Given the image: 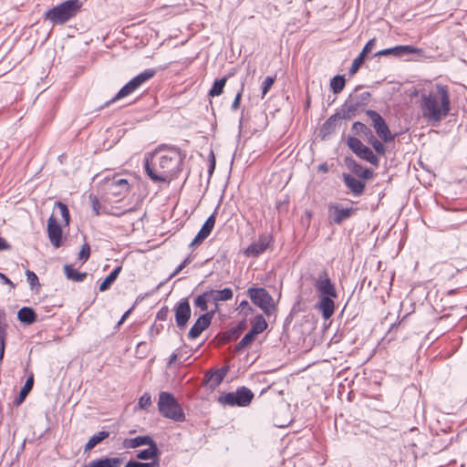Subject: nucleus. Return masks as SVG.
I'll return each instance as SVG.
<instances>
[{
	"mask_svg": "<svg viewBox=\"0 0 467 467\" xmlns=\"http://www.w3.org/2000/svg\"><path fill=\"white\" fill-rule=\"evenodd\" d=\"M184 159L185 153L180 148L161 144L153 152L145 155L143 169L153 182L169 185L181 175Z\"/></svg>",
	"mask_w": 467,
	"mask_h": 467,
	"instance_id": "f257e3e1",
	"label": "nucleus"
},
{
	"mask_svg": "<svg viewBox=\"0 0 467 467\" xmlns=\"http://www.w3.org/2000/svg\"><path fill=\"white\" fill-rule=\"evenodd\" d=\"M418 107L421 118L429 124L439 125L451 111V97L445 85L436 84L430 89L419 91Z\"/></svg>",
	"mask_w": 467,
	"mask_h": 467,
	"instance_id": "f03ea898",
	"label": "nucleus"
},
{
	"mask_svg": "<svg viewBox=\"0 0 467 467\" xmlns=\"http://www.w3.org/2000/svg\"><path fill=\"white\" fill-rule=\"evenodd\" d=\"M81 7L82 3L79 0H67L45 12L44 19L53 26L64 25L75 17Z\"/></svg>",
	"mask_w": 467,
	"mask_h": 467,
	"instance_id": "7ed1b4c3",
	"label": "nucleus"
},
{
	"mask_svg": "<svg viewBox=\"0 0 467 467\" xmlns=\"http://www.w3.org/2000/svg\"><path fill=\"white\" fill-rule=\"evenodd\" d=\"M157 407L159 413L165 419L175 422H183L186 420L182 406L171 392L161 391L159 393Z\"/></svg>",
	"mask_w": 467,
	"mask_h": 467,
	"instance_id": "20e7f679",
	"label": "nucleus"
},
{
	"mask_svg": "<svg viewBox=\"0 0 467 467\" xmlns=\"http://www.w3.org/2000/svg\"><path fill=\"white\" fill-rule=\"evenodd\" d=\"M100 188L106 200L119 201L129 192L130 183L126 179L114 175L111 178H105L100 183Z\"/></svg>",
	"mask_w": 467,
	"mask_h": 467,
	"instance_id": "39448f33",
	"label": "nucleus"
},
{
	"mask_svg": "<svg viewBox=\"0 0 467 467\" xmlns=\"http://www.w3.org/2000/svg\"><path fill=\"white\" fill-rule=\"evenodd\" d=\"M370 99L371 94L368 91L349 95L342 105L340 118L344 119H350L356 117L364 110Z\"/></svg>",
	"mask_w": 467,
	"mask_h": 467,
	"instance_id": "423d86ee",
	"label": "nucleus"
},
{
	"mask_svg": "<svg viewBox=\"0 0 467 467\" xmlns=\"http://www.w3.org/2000/svg\"><path fill=\"white\" fill-rule=\"evenodd\" d=\"M156 75V70L153 68H147L140 72L134 78H132L128 83H126L118 93L109 101L105 103V107L109 106L118 99H123L135 90H137L142 84L152 78Z\"/></svg>",
	"mask_w": 467,
	"mask_h": 467,
	"instance_id": "0eeeda50",
	"label": "nucleus"
},
{
	"mask_svg": "<svg viewBox=\"0 0 467 467\" xmlns=\"http://www.w3.org/2000/svg\"><path fill=\"white\" fill-rule=\"evenodd\" d=\"M147 449L140 450L137 452L136 458L138 460L150 462H139V461H129L124 467H160V450L154 440H151L150 443L146 444Z\"/></svg>",
	"mask_w": 467,
	"mask_h": 467,
	"instance_id": "6e6552de",
	"label": "nucleus"
},
{
	"mask_svg": "<svg viewBox=\"0 0 467 467\" xmlns=\"http://www.w3.org/2000/svg\"><path fill=\"white\" fill-rule=\"evenodd\" d=\"M247 295L253 304L261 308L265 315L270 316L275 311L273 297L265 288L250 287Z\"/></svg>",
	"mask_w": 467,
	"mask_h": 467,
	"instance_id": "1a4fd4ad",
	"label": "nucleus"
},
{
	"mask_svg": "<svg viewBox=\"0 0 467 467\" xmlns=\"http://www.w3.org/2000/svg\"><path fill=\"white\" fill-rule=\"evenodd\" d=\"M367 116L370 119L372 122V126L377 133V135L384 141L390 142L394 140V135H392L389 126L387 125L385 119L381 117V115L373 109L366 110Z\"/></svg>",
	"mask_w": 467,
	"mask_h": 467,
	"instance_id": "9d476101",
	"label": "nucleus"
},
{
	"mask_svg": "<svg viewBox=\"0 0 467 467\" xmlns=\"http://www.w3.org/2000/svg\"><path fill=\"white\" fill-rule=\"evenodd\" d=\"M357 207H343L340 203H330L327 207L330 223L340 225L358 212Z\"/></svg>",
	"mask_w": 467,
	"mask_h": 467,
	"instance_id": "9b49d317",
	"label": "nucleus"
},
{
	"mask_svg": "<svg viewBox=\"0 0 467 467\" xmlns=\"http://www.w3.org/2000/svg\"><path fill=\"white\" fill-rule=\"evenodd\" d=\"M314 286L319 296H330L332 297H337L336 285L326 269L318 274L317 278L315 280Z\"/></svg>",
	"mask_w": 467,
	"mask_h": 467,
	"instance_id": "f8f14e48",
	"label": "nucleus"
},
{
	"mask_svg": "<svg viewBox=\"0 0 467 467\" xmlns=\"http://www.w3.org/2000/svg\"><path fill=\"white\" fill-rule=\"evenodd\" d=\"M174 315L176 326L180 329L186 327L189 319L191 318V306L188 298H182L174 306Z\"/></svg>",
	"mask_w": 467,
	"mask_h": 467,
	"instance_id": "ddd939ff",
	"label": "nucleus"
},
{
	"mask_svg": "<svg viewBox=\"0 0 467 467\" xmlns=\"http://www.w3.org/2000/svg\"><path fill=\"white\" fill-rule=\"evenodd\" d=\"M411 54L420 55L422 54V49L410 45H400L378 51L375 56L385 57L392 55L394 57H401Z\"/></svg>",
	"mask_w": 467,
	"mask_h": 467,
	"instance_id": "4468645a",
	"label": "nucleus"
},
{
	"mask_svg": "<svg viewBox=\"0 0 467 467\" xmlns=\"http://www.w3.org/2000/svg\"><path fill=\"white\" fill-rule=\"evenodd\" d=\"M214 313L215 311H210L201 315L191 327L188 337L190 339L197 338L210 326Z\"/></svg>",
	"mask_w": 467,
	"mask_h": 467,
	"instance_id": "2eb2a0df",
	"label": "nucleus"
},
{
	"mask_svg": "<svg viewBox=\"0 0 467 467\" xmlns=\"http://www.w3.org/2000/svg\"><path fill=\"white\" fill-rule=\"evenodd\" d=\"M216 222V209L214 212L206 219L202 228L196 234L195 238L190 244V248L200 245L212 233Z\"/></svg>",
	"mask_w": 467,
	"mask_h": 467,
	"instance_id": "dca6fc26",
	"label": "nucleus"
},
{
	"mask_svg": "<svg viewBox=\"0 0 467 467\" xmlns=\"http://www.w3.org/2000/svg\"><path fill=\"white\" fill-rule=\"evenodd\" d=\"M47 235L50 243L56 248H58L62 245V228L53 215H51L47 220Z\"/></svg>",
	"mask_w": 467,
	"mask_h": 467,
	"instance_id": "f3484780",
	"label": "nucleus"
},
{
	"mask_svg": "<svg viewBox=\"0 0 467 467\" xmlns=\"http://www.w3.org/2000/svg\"><path fill=\"white\" fill-rule=\"evenodd\" d=\"M228 372V367H222L215 370H209L205 373L203 381L213 389L217 388Z\"/></svg>",
	"mask_w": 467,
	"mask_h": 467,
	"instance_id": "a211bd4d",
	"label": "nucleus"
},
{
	"mask_svg": "<svg viewBox=\"0 0 467 467\" xmlns=\"http://www.w3.org/2000/svg\"><path fill=\"white\" fill-rule=\"evenodd\" d=\"M336 298L337 297H332L330 296H319L317 304V309L321 313L324 319L327 320L334 315L336 309L334 299Z\"/></svg>",
	"mask_w": 467,
	"mask_h": 467,
	"instance_id": "6ab92c4d",
	"label": "nucleus"
},
{
	"mask_svg": "<svg viewBox=\"0 0 467 467\" xmlns=\"http://www.w3.org/2000/svg\"><path fill=\"white\" fill-rule=\"evenodd\" d=\"M343 180L346 186L354 196H360L365 191L366 184L363 181L355 178L350 174L344 173Z\"/></svg>",
	"mask_w": 467,
	"mask_h": 467,
	"instance_id": "aec40b11",
	"label": "nucleus"
},
{
	"mask_svg": "<svg viewBox=\"0 0 467 467\" xmlns=\"http://www.w3.org/2000/svg\"><path fill=\"white\" fill-rule=\"evenodd\" d=\"M153 440L150 435L137 436L135 438H126L122 441L124 449H135L150 443Z\"/></svg>",
	"mask_w": 467,
	"mask_h": 467,
	"instance_id": "412c9836",
	"label": "nucleus"
},
{
	"mask_svg": "<svg viewBox=\"0 0 467 467\" xmlns=\"http://www.w3.org/2000/svg\"><path fill=\"white\" fill-rule=\"evenodd\" d=\"M120 463V458H100L89 462L85 467H119Z\"/></svg>",
	"mask_w": 467,
	"mask_h": 467,
	"instance_id": "4be33fe9",
	"label": "nucleus"
},
{
	"mask_svg": "<svg viewBox=\"0 0 467 467\" xmlns=\"http://www.w3.org/2000/svg\"><path fill=\"white\" fill-rule=\"evenodd\" d=\"M17 318L21 323L31 325L36 321V314L33 308L23 306L17 313Z\"/></svg>",
	"mask_w": 467,
	"mask_h": 467,
	"instance_id": "5701e85b",
	"label": "nucleus"
},
{
	"mask_svg": "<svg viewBox=\"0 0 467 467\" xmlns=\"http://www.w3.org/2000/svg\"><path fill=\"white\" fill-rule=\"evenodd\" d=\"M235 393L239 400L240 407L248 406L254 397L253 391L244 386L238 388L235 390Z\"/></svg>",
	"mask_w": 467,
	"mask_h": 467,
	"instance_id": "b1692460",
	"label": "nucleus"
},
{
	"mask_svg": "<svg viewBox=\"0 0 467 467\" xmlns=\"http://www.w3.org/2000/svg\"><path fill=\"white\" fill-rule=\"evenodd\" d=\"M211 296V298L215 302L219 301H228L231 300L234 296V292L232 288L225 287L222 290H208Z\"/></svg>",
	"mask_w": 467,
	"mask_h": 467,
	"instance_id": "393cba45",
	"label": "nucleus"
},
{
	"mask_svg": "<svg viewBox=\"0 0 467 467\" xmlns=\"http://www.w3.org/2000/svg\"><path fill=\"white\" fill-rule=\"evenodd\" d=\"M63 270L66 277L74 282H82L87 277L86 272H79L71 265H65Z\"/></svg>",
	"mask_w": 467,
	"mask_h": 467,
	"instance_id": "a878e982",
	"label": "nucleus"
},
{
	"mask_svg": "<svg viewBox=\"0 0 467 467\" xmlns=\"http://www.w3.org/2000/svg\"><path fill=\"white\" fill-rule=\"evenodd\" d=\"M268 247V244L263 241L254 242L245 250L248 256L257 257L262 254Z\"/></svg>",
	"mask_w": 467,
	"mask_h": 467,
	"instance_id": "bb28decb",
	"label": "nucleus"
},
{
	"mask_svg": "<svg viewBox=\"0 0 467 467\" xmlns=\"http://www.w3.org/2000/svg\"><path fill=\"white\" fill-rule=\"evenodd\" d=\"M231 76H233V74H228L223 76L222 78L215 79L208 95L213 98L222 95L223 93L225 84Z\"/></svg>",
	"mask_w": 467,
	"mask_h": 467,
	"instance_id": "cd10ccee",
	"label": "nucleus"
},
{
	"mask_svg": "<svg viewBox=\"0 0 467 467\" xmlns=\"http://www.w3.org/2000/svg\"><path fill=\"white\" fill-rule=\"evenodd\" d=\"M252 328L250 331L255 336L264 332L267 328V323L262 315H257L251 321Z\"/></svg>",
	"mask_w": 467,
	"mask_h": 467,
	"instance_id": "c85d7f7f",
	"label": "nucleus"
},
{
	"mask_svg": "<svg viewBox=\"0 0 467 467\" xmlns=\"http://www.w3.org/2000/svg\"><path fill=\"white\" fill-rule=\"evenodd\" d=\"M357 156L359 159L365 160L370 164L378 167L379 164V158L374 154L372 150L368 148V146H365L359 152V154H357Z\"/></svg>",
	"mask_w": 467,
	"mask_h": 467,
	"instance_id": "c756f323",
	"label": "nucleus"
},
{
	"mask_svg": "<svg viewBox=\"0 0 467 467\" xmlns=\"http://www.w3.org/2000/svg\"><path fill=\"white\" fill-rule=\"evenodd\" d=\"M34 385V378L30 376L25 382L24 386L19 391L18 397L15 400L16 405L21 404L26 397L28 395Z\"/></svg>",
	"mask_w": 467,
	"mask_h": 467,
	"instance_id": "7c9ffc66",
	"label": "nucleus"
},
{
	"mask_svg": "<svg viewBox=\"0 0 467 467\" xmlns=\"http://www.w3.org/2000/svg\"><path fill=\"white\" fill-rule=\"evenodd\" d=\"M350 168L353 173L362 179L369 180L373 177V171L370 169L364 168L355 161H353V164L350 166Z\"/></svg>",
	"mask_w": 467,
	"mask_h": 467,
	"instance_id": "2f4dec72",
	"label": "nucleus"
},
{
	"mask_svg": "<svg viewBox=\"0 0 467 467\" xmlns=\"http://www.w3.org/2000/svg\"><path fill=\"white\" fill-rule=\"evenodd\" d=\"M218 401L222 405H228L231 407H234V406L240 407V403L237 399L235 391L227 392V393H223V394L220 395L218 398Z\"/></svg>",
	"mask_w": 467,
	"mask_h": 467,
	"instance_id": "473e14b6",
	"label": "nucleus"
},
{
	"mask_svg": "<svg viewBox=\"0 0 467 467\" xmlns=\"http://www.w3.org/2000/svg\"><path fill=\"white\" fill-rule=\"evenodd\" d=\"M109 436V432L106 431H101L97 434L93 435L86 443L85 451H89L93 449L97 444L104 441Z\"/></svg>",
	"mask_w": 467,
	"mask_h": 467,
	"instance_id": "72a5a7b5",
	"label": "nucleus"
},
{
	"mask_svg": "<svg viewBox=\"0 0 467 467\" xmlns=\"http://www.w3.org/2000/svg\"><path fill=\"white\" fill-rule=\"evenodd\" d=\"M120 271V266H117L115 269H113V271L109 275H107V277L99 285V291L103 292L108 290L111 284L117 279Z\"/></svg>",
	"mask_w": 467,
	"mask_h": 467,
	"instance_id": "f704fd0d",
	"label": "nucleus"
},
{
	"mask_svg": "<svg viewBox=\"0 0 467 467\" xmlns=\"http://www.w3.org/2000/svg\"><path fill=\"white\" fill-rule=\"evenodd\" d=\"M346 80L343 75H337L330 80V88L335 94L340 93L345 88Z\"/></svg>",
	"mask_w": 467,
	"mask_h": 467,
	"instance_id": "c9c22d12",
	"label": "nucleus"
},
{
	"mask_svg": "<svg viewBox=\"0 0 467 467\" xmlns=\"http://www.w3.org/2000/svg\"><path fill=\"white\" fill-rule=\"evenodd\" d=\"M209 298H211V296L209 294V291H205L203 292L202 294L199 295L195 299H194V306L196 307H199L201 309V311H203V312H208L207 309H208V300Z\"/></svg>",
	"mask_w": 467,
	"mask_h": 467,
	"instance_id": "e433bc0d",
	"label": "nucleus"
},
{
	"mask_svg": "<svg viewBox=\"0 0 467 467\" xmlns=\"http://www.w3.org/2000/svg\"><path fill=\"white\" fill-rule=\"evenodd\" d=\"M352 130L355 134L364 135L368 139V137L373 138V133L371 130L360 121H355L352 125Z\"/></svg>",
	"mask_w": 467,
	"mask_h": 467,
	"instance_id": "4c0bfd02",
	"label": "nucleus"
},
{
	"mask_svg": "<svg viewBox=\"0 0 467 467\" xmlns=\"http://www.w3.org/2000/svg\"><path fill=\"white\" fill-rule=\"evenodd\" d=\"M88 199H89L90 205H91L94 215L98 216L101 213H107L106 209L101 206L97 195L90 193L88 196Z\"/></svg>",
	"mask_w": 467,
	"mask_h": 467,
	"instance_id": "58836bf2",
	"label": "nucleus"
},
{
	"mask_svg": "<svg viewBox=\"0 0 467 467\" xmlns=\"http://www.w3.org/2000/svg\"><path fill=\"white\" fill-rule=\"evenodd\" d=\"M255 335L249 331L244 337L235 345L234 352H240L242 349L249 346L254 340Z\"/></svg>",
	"mask_w": 467,
	"mask_h": 467,
	"instance_id": "ea45409f",
	"label": "nucleus"
},
{
	"mask_svg": "<svg viewBox=\"0 0 467 467\" xmlns=\"http://www.w3.org/2000/svg\"><path fill=\"white\" fill-rule=\"evenodd\" d=\"M341 119L338 114L330 116L323 124L322 130L327 133H331L335 130L337 119Z\"/></svg>",
	"mask_w": 467,
	"mask_h": 467,
	"instance_id": "a19ab883",
	"label": "nucleus"
},
{
	"mask_svg": "<svg viewBox=\"0 0 467 467\" xmlns=\"http://www.w3.org/2000/svg\"><path fill=\"white\" fill-rule=\"evenodd\" d=\"M348 148L357 155L359 154L360 150L366 146L361 140L356 137H348Z\"/></svg>",
	"mask_w": 467,
	"mask_h": 467,
	"instance_id": "79ce46f5",
	"label": "nucleus"
},
{
	"mask_svg": "<svg viewBox=\"0 0 467 467\" xmlns=\"http://www.w3.org/2000/svg\"><path fill=\"white\" fill-rule=\"evenodd\" d=\"M55 205L60 210L65 225H68L70 222V214L67 204L62 202H56Z\"/></svg>",
	"mask_w": 467,
	"mask_h": 467,
	"instance_id": "37998d69",
	"label": "nucleus"
},
{
	"mask_svg": "<svg viewBox=\"0 0 467 467\" xmlns=\"http://www.w3.org/2000/svg\"><path fill=\"white\" fill-rule=\"evenodd\" d=\"M151 396L149 392L143 393L138 401V407L144 410H147L151 406Z\"/></svg>",
	"mask_w": 467,
	"mask_h": 467,
	"instance_id": "c03bdc74",
	"label": "nucleus"
},
{
	"mask_svg": "<svg viewBox=\"0 0 467 467\" xmlns=\"http://www.w3.org/2000/svg\"><path fill=\"white\" fill-rule=\"evenodd\" d=\"M368 141L379 155H384L386 148L384 144L379 140L374 135L373 138L368 137Z\"/></svg>",
	"mask_w": 467,
	"mask_h": 467,
	"instance_id": "a18cd8bd",
	"label": "nucleus"
},
{
	"mask_svg": "<svg viewBox=\"0 0 467 467\" xmlns=\"http://www.w3.org/2000/svg\"><path fill=\"white\" fill-rule=\"evenodd\" d=\"M276 79V75L267 76L262 83V98H264Z\"/></svg>",
	"mask_w": 467,
	"mask_h": 467,
	"instance_id": "49530a36",
	"label": "nucleus"
},
{
	"mask_svg": "<svg viewBox=\"0 0 467 467\" xmlns=\"http://www.w3.org/2000/svg\"><path fill=\"white\" fill-rule=\"evenodd\" d=\"M366 58V56H364L363 54H359L352 62V65L349 68V74L350 75H354L358 72V70L359 69L360 66L363 64L364 60Z\"/></svg>",
	"mask_w": 467,
	"mask_h": 467,
	"instance_id": "de8ad7c7",
	"label": "nucleus"
},
{
	"mask_svg": "<svg viewBox=\"0 0 467 467\" xmlns=\"http://www.w3.org/2000/svg\"><path fill=\"white\" fill-rule=\"evenodd\" d=\"M6 316L4 310H0V337H7Z\"/></svg>",
	"mask_w": 467,
	"mask_h": 467,
	"instance_id": "09e8293b",
	"label": "nucleus"
},
{
	"mask_svg": "<svg viewBox=\"0 0 467 467\" xmlns=\"http://www.w3.org/2000/svg\"><path fill=\"white\" fill-rule=\"evenodd\" d=\"M90 256V246L88 243H85L78 254V258L83 261V263L87 262Z\"/></svg>",
	"mask_w": 467,
	"mask_h": 467,
	"instance_id": "8fccbe9b",
	"label": "nucleus"
},
{
	"mask_svg": "<svg viewBox=\"0 0 467 467\" xmlns=\"http://www.w3.org/2000/svg\"><path fill=\"white\" fill-rule=\"evenodd\" d=\"M26 275L27 282L29 283V285L32 288L36 285H39L38 277L33 271L26 270Z\"/></svg>",
	"mask_w": 467,
	"mask_h": 467,
	"instance_id": "3c124183",
	"label": "nucleus"
},
{
	"mask_svg": "<svg viewBox=\"0 0 467 467\" xmlns=\"http://www.w3.org/2000/svg\"><path fill=\"white\" fill-rule=\"evenodd\" d=\"M400 324V322H396L390 326L389 329L388 330L385 336V337L388 338L389 342L396 339V331L398 330Z\"/></svg>",
	"mask_w": 467,
	"mask_h": 467,
	"instance_id": "603ef678",
	"label": "nucleus"
},
{
	"mask_svg": "<svg viewBox=\"0 0 467 467\" xmlns=\"http://www.w3.org/2000/svg\"><path fill=\"white\" fill-rule=\"evenodd\" d=\"M169 313H170L169 307L167 306H163L157 312L156 320L166 321L168 319Z\"/></svg>",
	"mask_w": 467,
	"mask_h": 467,
	"instance_id": "864d4df0",
	"label": "nucleus"
},
{
	"mask_svg": "<svg viewBox=\"0 0 467 467\" xmlns=\"http://www.w3.org/2000/svg\"><path fill=\"white\" fill-rule=\"evenodd\" d=\"M243 91H244V84L241 86L240 90L235 95V98H234V101L232 103V106H231L232 110L236 111L239 109L240 101H241L242 95H243Z\"/></svg>",
	"mask_w": 467,
	"mask_h": 467,
	"instance_id": "5fc2aeb1",
	"label": "nucleus"
},
{
	"mask_svg": "<svg viewBox=\"0 0 467 467\" xmlns=\"http://www.w3.org/2000/svg\"><path fill=\"white\" fill-rule=\"evenodd\" d=\"M375 44H376V38H372V39L368 40L367 42V44L365 45V47H363L361 54H363L364 56H367V54L372 50Z\"/></svg>",
	"mask_w": 467,
	"mask_h": 467,
	"instance_id": "6e6d98bb",
	"label": "nucleus"
},
{
	"mask_svg": "<svg viewBox=\"0 0 467 467\" xmlns=\"http://www.w3.org/2000/svg\"><path fill=\"white\" fill-rule=\"evenodd\" d=\"M5 341L6 337H0V362H2L5 355Z\"/></svg>",
	"mask_w": 467,
	"mask_h": 467,
	"instance_id": "4d7b16f0",
	"label": "nucleus"
},
{
	"mask_svg": "<svg viewBox=\"0 0 467 467\" xmlns=\"http://www.w3.org/2000/svg\"><path fill=\"white\" fill-rule=\"evenodd\" d=\"M163 329V326L162 325H157L156 323H154L151 327H150V333L151 334H155V335H158L160 334Z\"/></svg>",
	"mask_w": 467,
	"mask_h": 467,
	"instance_id": "13d9d810",
	"label": "nucleus"
},
{
	"mask_svg": "<svg viewBox=\"0 0 467 467\" xmlns=\"http://www.w3.org/2000/svg\"><path fill=\"white\" fill-rule=\"evenodd\" d=\"M187 265L183 262H182L171 274L170 278L176 276Z\"/></svg>",
	"mask_w": 467,
	"mask_h": 467,
	"instance_id": "bf43d9fd",
	"label": "nucleus"
},
{
	"mask_svg": "<svg viewBox=\"0 0 467 467\" xmlns=\"http://www.w3.org/2000/svg\"><path fill=\"white\" fill-rule=\"evenodd\" d=\"M0 280L5 284V285H10L12 287H15V285L13 284V282L3 273L0 272Z\"/></svg>",
	"mask_w": 467,
	"mask_h": 467,
	"instance_id": "052dcab7",
	"label": "nucleus"
},
{
	"mask_svg": "<svg viewBox=\"0 0 467 467\" xmlns=\"http://www.w3.org/2000/svg\"><path fill=\"white\" fill-rule=\"evenodd\" d=\"M11 245L2 237H0V251L8 250Z\"/></svg>",
	"mask_w": 467,
	"mask_h": 467,
	"instance_id": "680f3d73",
	"label": "nucleus"
},
{
	"mask_svg": "<svg viewBox=\"0 0 467 467\" xmlns=\"http://www.w3.org/2000/svg\"><path fill=\"white\" fill-rule=\"evenodd\" d=\"M133 309V306L130 307L129 310H127L121 317V318L119 320L118 324H117V327H119L124 321L125 319L129 317V315L131 313Z\"/></svg>",
	"mask_w": 467,
	"mask_h": 467,
	"instance_id": "e2e57ef3",
	"label": "nucleus"
},
{
	"mask_svg": "<svg viewBox=\"0 0 467 467\" xmlns=\"http://www.w3.org/2000/svg\"><path fill=\"white\" fill-rule=\"evenodd\" d=\"M214 167H215V160H214L213 154L212 153V161H211L210 167H209L210 174H212L213 172Z\"/></svg>",
	"mask_w": 467,
	"mask_h": 467,
	"instance_id": "0e129e2a",
	"label": "nucleus"
},
{
	"mask_svg": "<svg viewBox=\"0 0 467 467\" xmlns=\"http://www.w3.org/2000/svg\"><path fill=\"white\" fill-rule=\"evenodd\" d=\"M318 170L323 171V172H327L328 171V167H327V165L326 163H323V164L319 165Z\"/></svg>",
	"mask_w": 467,
	"mask_h": 467,
	"instance_id": "69168bd1",
	"label": "nucleus"
},
{
	"mask_svg": "<svg viewBox=\"0 0 467 467\" xmlns=\"http://www.w3.org/2000/svg\"><path fill=\"white\" fill-rule=\"evenodd\" d=\"M192 259H193V258L192 257V255H191V254H189V255H188V256H187V257H186L182 262H183L186 265H188L189 264H191V263H192Z\"/></svg>",
	"mask_w": 467,
	"mask_h": 467,
	"instance_id": "338daca9",
	"label": "nucleus"
},
{
	"mask_svg": "<svg viewBox=\"0 0 467 467\" xmlns=\"http://www.w3.org/2000/svg\"><path fill=\"white\" fill-rule=\"evenodd\" d=\"M241 308H244V307H248V308H251L249 306V304L246 300H243L241 303H240V306H239Z\"/></svg>",
	"mask_w": 467,
	"mask_h": 467,
	"instance_id": "774afa93",
	"label": "nucleus"
}]
</instances>
